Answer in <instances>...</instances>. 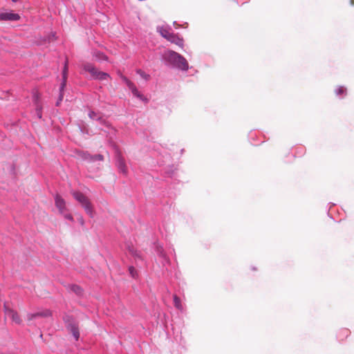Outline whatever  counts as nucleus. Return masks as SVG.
<instances>
[{"label": "nucleus", "instance_id": "f8f14e48", "mask_svg": "<svg viewBox=\"0 0 354 354\" xmlns=\"http://www.w3.org/2000/svg\"><path fill=\"white\" fill-rule=\"evenodd\" d=\"M174 306L176 308L179 310L183 309V306L181 304L180 299L177 295H174Z\"/></svg>", "mask_w": 354, "mask_h": 354}, {"label": "nucleus", "instance_id": "6e6552de", "mask_svg": "<svg viewBox=\"0 0 354 354\" xmlns=\"http://www.w3.org/2000/svg\"><path fill=\"white\" fill-rule=\"evenodd\" d=\"M83 68L86 71H88L93 78L97 79L98 69L96 68L93 65L89 63H86L83 65Z\"/></svg>", "mask_w": 354, "mask_h": 354}, {"label": "nucleus", "instance_id": "a878e982", "mask_svg": "<svg viewBox=\"0 0 354 354\" xmlns=\"http://www.w3.org/2000/svg\"><path fill=\"white\" fill-rule=\"evenodd\" d=\"M13 1H17V0H12Z\"/></svg>", "mask_w": 354, "mask_h": 354}, {"label": "nucleus", "instance_id": "f03ea898", "mask_svg": "<svg viewBox=\"0 0 354 354\" xmlns=\"http://www.w3.org/2000/svg\"><path fill=\"white\" fill-rule=\"evenodd\" d=\"M158 32L169 42L183 48L184 41L183 38H180L178 35L164 28H159Z\"/></svg>", "mask_w": 354, "mask_h": 354}, {"label": "nucleus", "instance_id": "2eb2a0df", "mask_svg": "<svg viewBox=\"0 0 354 354\" xmlns=\"http://www.w3.org/2000/svg\"><path fill=\"white\" fill-rule=\"evenodd\" d=\"M70 327L73 336L75 337L76 339H78L80 337V333L77 327L75 325H71Z\"/></svg>", "mask_w": 354, "mask_h": 354}, {"label": "nucleus", "instance_id": "20e7f679", "mask_svg": "<svg viewBox=\"0 0 354 354\" xmlns=\"http://www.w3.org/2000/svg\"><path fill=\"white\" fill-rule=\"evenodd\" d=\"M122 80L126 83L128 88L131 91L132 93L136 96L137 97L140 98L142 100H144L145 97L144 96L138 91L136 86L133 82H131L129 80H128L126 77L122 76Z\"/></svg>", "mask_w": 354, "mask_h": 354}, {"label": "nucleus", "instance_id": "f257e3e1", "mask_svg": "<svg viewBox=\"0 0 354 354\" xmlns=\"http://www.w3.org/2000/svg\"><path fill=\"white\" fill-rule=\"evenodd\" d=\"M163 57L165 59L169 61L178 68L184 71L188 69L189 66L187 60L180 54L173 50H167L165 52Z\"/></svg>", "mask_w": 354, "mask_h": 354}, {"label": "nucleus", "instance_id": "a211bd4d", "mask_svg": "<svg viewBox=\"0 0 354 354\" xmlns=\"http://www.w3.org/2000/svg\"><path fill=\"white\" fill-rule=\"evenodd\" d=\"M137 73L145 80H148L149 79V75L145 73L141 70H138Z\"/></svg>", "mask_w": 354, "mask_h": 354}, {"label": "nucleus", "instance_id": "aec40b11", "mask_svg": "<svg viewBox=\"0 0 354 354\" xmlns=\"http://www.w3.org/2000/svg\"><path fill=\"white\" fill-rule=\"evenodd\" d=\"M96 57H98L99 59H106V57L104 55H103L102 53L96 54Z\"/></svg>", "mask_w": 354, "mask_h": 354}, {"label": "nucleus", "instance_id": "393cba45", "mask_svg": "<svg viewBox=\"0 0 354 354\" xmlns=\"http://www.w3.org/2000/svg\"><path fill=\"white\" fill-rule=\"evenodd\" d=\"M66 218L71 220L73 218L71 215L67 216Z\"/></svg>", "mask_w": 354, "mask_h": 354}, {"label": "nucleus", "instance_id": "39448f33", "mask_svg": "<svg viewBox=\"0 0 354 354\" xmlns=\"http://www.w3.org/2000/svg\"><path fill=\"white\" fill-rule=\"evenodd\" d=\"M51 315V313L48 310H46L41 312H37L35 313H30L27 315V319L28 321H32L35 319L39 318V317H46Z\"/></svg>", "mask_w": 354, "mask_h": 354}, {"label": "nucleus", "instance_id": "7ed1b4c3", "mask_svg": "<svg viewBox=\"0 0 354 354\" xmlns=\"http://www.w3.org/2000/svg\"><path fill=\"white\" fill-rule=\"evenodd\" d=\"M74 198L79 201L84 207L86 212L92 216L93 209L91 203L88 198L82 193L75 192L73 193Z\"/></svg>", "mask_w": 354, "mask_h": 354}, {"label": "nucleus", "instance_id": "9d476101", "mask_svg": "<svg viewBox=\"0 0 354 354\" xmlns=\"http://www.w3.org/2000/svg\"><path fill=\"white\" fill-rule=\"evenodd\" d=\"M55 205L62 212L65 208V201L59 196L55 197Z\"/></svg>", "mask_w": 354, "mask_h": 354}, {"label": "nucleus", "instance_id": "5701e85b", "mask_svg": "<svg viewBox=\"0 0 354 354\" xmlns=\"http://www.w3.org/2000/svg\"><path fill=\"white\" fill-rule=\"evenodd\" d=\"M95 159H97V160H103V156L102 155H97L95 156Z\"/></svg>", "mask_w": 354, "mask_h": 354}, {"label": "nucleus", "instance_id": "b1692460", "mask_svg": "<svg viewBox=\"0 0 354 354\" xmlns=\"http://www.w3.org/2000/svg\"><path fill=\"white\" fill-rule=\"evenodd\" d=\"M350 3L351 6H354V0H350Z\"/></svg>", "mask_w": 354, "mask_h": 354}, {"label": "nucleus", "instance_id": "412c9836", "mask_svg": "<svg viewBox=\"0 0 354 354\" xmlns=\"http://www.w3.org/2000/svg\"><path fill=\"white\" fill-rule=\"evenodd\" d=\"M62 98H63V95H62V94L61 93V94H60V95H59V100L57 101V104H57V106H59V104L60 102L62 100Z\"/></svg>", "mask_w": 354, "mask_h": 354}, {"label": "nucleus", "instance_id": "4468645a", "mask_svg": "<svg viewBox=\"0 0 354 354\" xmlns=\"http://www.w3.org/2000/svg\"><path fill=\"white\" fill-rule=\"evenodd\" d=\"M109 77V75L106 73L98 70L97 76L96 80H104Z\"/></svg>", "mask_w": 354, "mask_h": 354}, {"label": "nucleus", "instance_id": "9b49d317", "mask_svg": "<svg viewBox=\"0 0 354 354\" xmlns=\"http://www.w3.org/2000/svg\"><path fill=\"white\" fill-rule=\"evenodd\" d=\"M118 165L120 170L122 173H124V174L127 173V167H126L124 160L122 158H118Z\"/></svg>", "mask_w": 354, "mask_h": 354}, {"label": "nucleus", "instance_id": "f3484780", "mask_svg": "<svg viewBox=\"0 0 354 354\" xmlns=\"http://www.w3.org/2000/svg\"><path fill=\"white\" fill-rule=\"evenodd\" d=\"M71 290L77 295H81L83 292L82 289L80 286L76 285L72 286Z\"/></svg>", "mask_w": 354, "mask_h": 354}, {"label": "nucleus", "instance_id": "0eeeda50", "mask_svg": "<svg viewBox=\"0 0 354 354\" xmlns=\"http://www.w3.org/2000/svg\"><path fill=\"white\" fill-rule=\"evenodd\" d=\"M19 19H20L19 15L16 13L3 12V13L0 14V19L1 20L17 21Z\"/></svg>", "mask_w": 354, "mask_h": 354}, {"label": "nucleus", "instance_id": "dca6fc26", "mask_svg": "<svg viewBox=\"0 0 354 354\" xmlns=\"http://www.w3.org/2000/svg\"><path fill=\"white\" fill-rule=\"evenodd\" d=\"M335 93L337 95H343L346 93V89L344 86H340L335 89Z\"/></svg>", "mask_w": 354, "mask_h": 354}, {"label": "nucleus", "instance_id": "4be33fe9", "mask_svg": "<svg viewBox=\"0 0 354 354\" xmlns=\"http://www.w3.org/2000/svg\"><path fill=\"white\" fill-rule=\"evenodd\" d=\"M89 116L92 119H95V116H96V114L94 113V112H91L89 113Z\"/></svg>", "mask_w": 354, "mask_h": 354}, {"label": "nucleus", "instance_id": "423d86ee", "mask_svg": "<svg viewBox=\"0 0 354 354\" xmlns=\"http://www.w3.org/2000/svg\"><path fill=\"white\" fill-rule=\"evenodd\" d=\"M5 313L6 315L12 318V319L16 322L17 324H21V319H20L18 313L13 310L12 309H10L8 308L6 306H5Z\"/></svg>", "mask_w": 354, "mask_h": 354}, {"label": "nucleus", "instance_id": "6ab92c4d", "mask_svg": "<svg viewBox=\"0 0 354 354\" xmlns=\"http://www.w3.org/2000/svg\"><path fill=\"white\" fill-rule=\"evenodd\" d=\"M129 273L132 277H133V278L136 277L137 272H136V269L133 267H132V266L129 267Z\"/></svg>", "mask_w": 354, "mask_h": 354}, {"label": "nucleus", "instance_id": "1a4fd4ad", "mask_svg": "<svg viewBox=\"0 0 354 354\" xmlns=\"http://www.w3.org/2000/svg\"><path fill=\"white\" fill-rule=\"evenodd\" d=\"M67 73H68V61L65 62L64 67L62 72L63 81L61 84L60 91H62L66 86V80H67Z\"/></svg>", "mask_w": 354, "mask_h": 354}, {"label": "nucleus", "instance_id": "ddd939ff", "mask_svg": "<svg viewBox=\"0 0 354 354\" xmlns=\"http://www.w3.org/2000/svg\"><path fill=\"white\" fill-rule=\"evenodd\" d=\"M109 77V75L106 73L98 70L97 76L96 80H104Z\"/></svg>", "mask_w": 354, "mask_h": 354}]
</instances>
